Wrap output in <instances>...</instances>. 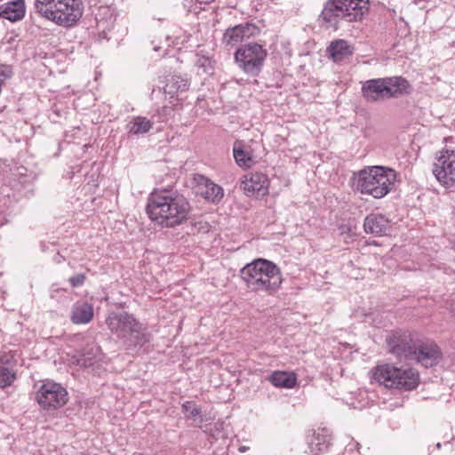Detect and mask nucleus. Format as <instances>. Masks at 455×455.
<instances>
[{
	"label": "nucleus",
	"instance_id": "obj_1",
	"mask_svg": "<svg viewBox=\"0 0 455 455\" xmlns=\"http://www.w3.org/2000/svg\"><path fill=\"white\" fill-rule=\"evenodd\" d=\"M146 210L152 221L163 228H173L188 220L190 204L178 192L155 190L148 199Z\"/></svg>",
	"mask_w": 455,
	"mask_h": 455
},
{
	"label": "nucleus",
	"instance_id": "obj_2",
	"mask_svg": "<svg viewBox=\"0 0 455 455\" xmlns=\"http://www.w3.org/2000/svg\"><path fill=\"white\" fill-rule=\"evenodd\" d=\"M105 322L109 331L122 342L126 350L139 352L151 340V334L146 325L126 311L110 312Z\"/></svg>",
	"mask_w": 455,
	"mask_h": 455
},
{
	"label": "nucleus",
	"instance_id": "obj_3",
	"mask_svg": "<svg viewBox=\"0 0 455 455\" xmlns=\"http://www.w3.org/2000/svg\"><path fill=\"white\" fill-rule=\"evenodd\" d=\"M240 275L250 291L266 296L275 295L283 283L280 268L265 259L246 264L240 270Z\"/></svg>",
	"mask_w": 455,
	"mask_h": 455
},
{
	"label": "nucleus",
	"instance_id": "obj_4",
	"mask_svg": "<svg viewBox=\"0 0 455 455\" xmlns=\"http://www.w3.org/2000/svg\"><path fill=\"white\" fill-rule=\"evenodd\" d=\"M34 8L40 17L66 28L75 26L84 13L82 0H35Z\"/></svg>",
	"mask_w": 455,
	"mask_h": 455
},
{
	"label": "nucleus",
	"instance_id": "obj_5",
	"mask_svg": "<svg viewBox=\"0 0 455 455\" xmlns=\"http://www.w3.org/2000/svg\"><path fill=\"white\" fill-rule=\"evenodd\" d=\"M396 178L393 169L370 166L359 171L354 178L356 191L373 198H382L392 189Z\"/></svg>",
	"mask_w": 455,
	"mask_h": 455
},
{
	"label": "nucleus",
	"instance_id": "obj_6",
	"mask_svg": "<svg viewBox=\"0 0 455 455\" xmlns=\"http://www.w3.org/2000/svg\"><path fill=\"white\" fill-rule=\"evenodd\" d=\"M368 11L362 0H328L319 16L327 28L337 29L341 21L353 22L363 18Z\"/></svg>",
	"mask_w": 455,
	"mask_h": 455
},
{
	"label": "nucleus",
	"instance_id": "obj_7",
	"mask_svg": "<svg viewBox=\"0 0 455 455\" xmlns=\"http://www.w3.org/2000/svg\"><path fill=\"white\" fill-rule=\"evenodd\" d=\"M373 379L386 387L403 390L416 388L419 381V373L414 369L398 368L391 363L376 366Z\"/></svg>",
	"mask_w": 455,
	"mask_h": 455
},
{
	"label": "nucleus",
	"instance_id": "obj_8",
	"mask_svg": "<svg viewBox=\"0 0 455 455\" xmlns=\"http://www.w3.org/2000/svg\"><path fill=\"white\" fill-rule=\"evenodd\" d=\"M267 52L258 43L241 45L234 54L235 64L246 75L256 77L262 71Z\"/></svg>",
	"mask_w": 455,
	"mask_h": 455
},
{
	"label": "nucleus",
	"instance_id": "obj_9",
	"mask_svg": "<svg viewBox=\"0 0 455 455\" xmlns=\"http://www.w3.org/2000/svg\"><path fill=\"white\" fill-rule=\"evenodd\" d=\"M36 400L44 410H57L67 403L68 393L61 384L46 380L37 390Z\"/></svg>",
	"mask_w": 455,
	"mask_h": 455
},
{
	"label": "nucleus",
	"instance_id": "obj_10",
	"mask_svg": "<svg viewBox=\"0 0 455 455\" xmlns=\"http://www.w3.org/2000/svg\"><path fill=\"white\" fill-rule=\"evenodd\" d=\"M432 172L441 185L452 186L455 182V149L442 151L433 164Z\"/></svg>",
	"mask_w": 455,
	"mask_h": 455
},
{
	"label": "nucleus",
	"instance_id": "obj_11",
	"mask_svg": "<svg viewBox=\"0 0 455 455\" xmlns=\"http://www.w3.org/2000/svg\"><path fill=\"white\" fill-rule=\"evenodd\" d=\"M416 341L410 332L402 330L394 331L386 338L388 351L399 359L409 360Z\"/></svg>",
	"mask_w": 455,
	"mask_h": 455
},
{
	"label": "nucleus",
	"instance_id": "obj_12",
	"mask_svg": "<svg viewBox=\"0 0 455 455\" xmlns=\"http://www.w3.org/2000/svg\"><path fill=\"white\" fill-rule=\"evenodd\" d=\"M411 353L413 355L409 360H414L426 368L436 365L442 357L439 347L433 341L417 340Z\"/></svg>",
	"mask_w": 455,
	"mask_h": 455
},
{
	"label": "nucleus",
	"instance_id": "obj_13",
	"mask_svg": "<svg viewBox=\"0 0 455 455\" xmlns=\"http://www.w3.org/2000/svg\"><path fill=\"white\" fill-rule=\"evenodd\" d=\"M259 33V28L254 24L246 22L226 29L222 44L228 50L236 47L240 43Z\"/></svg>",
	"mask_w": 455,
	"mask_h": 455
},
{
	"label": "nucleus",
	"instance_id": "obj_14",
	"mask_svg": "<svg viewBox=\"0 0 455 455\" xmlns=\"http://www.w3.org/2000/svg\"><path fill=\"white\" fill-rule=\"evenodd\" d=\"M307 449L309 455L326 452L331 445V433L326 427L309 430L306 435Z\"/></svg>",
	"mask_w": 455,
	"mask_h": 455
},
{
	"label": "nucleus",
	"instance_id": "obj_15",
	"mask_svg": "<svg viewBox=\"0 0 455 455\" xmlns=\"http://www.w3.org/2000/svg\"><path fill=\"white\" fill-rule=\"evenodd\" d=\"M269 180L266 174L251 172L244 177L242 187L248 196L261 197L268 193Z\"/></svg>",
	"mask_w": 455,
	"mask_h": 455
},
{
	"label": "nucleus",
	"instance_id": "obj_16",
	"mask_svg": "<svg viewBox=\"0 0 455 455\" xmlns=\"http://www.w3.org/2000/svg\"><path fill=\"white\" fill-rule=\"evenodd\" d=\"M17 361L11 352H0V388L11 387L17 379Z\"/></svg>",
	"mask_w": 455,
	"mask_h": 455
},
{
	"label": "nucleus",
	"instance_id": "obj_17",
	"mask_svg": "<svg viewBox=\"0 0 455 455\" xmlns=\"http://www.w3.org/2000/svg\"><path fill=\"white\" fill-rule=\"evenodd\" d=\"M385 77L365 81L362 85V95L368 102L388 100Z\"/></svg>",
	"mask_w": 455,
	"mask_h": 455
},
{
	"label": "nucleus",
	"instance_id": "obj_18",
	"mask_svg": "<svg viewBox=\"0 0 455 455\" xmlns=\"http://www.w3.org/2000/svg\"><path fill=\"white\" fill-rule=\"evenodd\" d=\"M386 85L388 90L387 98L389 99H397L404 96L410 95L413 87L410 84V82L400 76H386Z\"/></svg>",
	"mask_w": 455,
	"mask_h": 455
},
{
	"label": "nucleus",
	"instance_id": "obj_19",
	"mask_svg": "<svg viewBox=\"0 0 455 455\" xmlns=\"http://www.w3.org/2000/svg\"><path fill=\"white\" fill-rule=\"evenodd\" d=\"M363 228L375 236L386 235L390 231V221L382 214L371 213L364 220Z\"/></svg>",
	"mask_w": 455,
	"mask_h": 455
},
{
	"label": "nucleus",
	"instance_id": "obj_20",
	"mask_svg": "<svg viewBox=\"0 0 455 455\" xmlns=\"http://www.w3.org/2000/svg\"><path fill=\"white\" fill-rule=\"evenodd\" d=\"M94 315L93 307L87 301L78 300L70 309V321L75 324H87Z\"/></svg>",
	"mask_w": 455,
	"mask_h": 455
},
{
	"label": "nucleus",
	"instance_id": "obj_21",
	"mask_svg": "<svg viewBox=\"0 0 455 455\" xmlns=\"http://www.w3.org/2000/svg\"><path fill=\"white\" fill-rule=\"evenodd\" d=\"M25 12L26 7L23 0H14L0 5V18L12 22L22 20Z\"/></svg>",
	"mask_w": 455,
	"mask_h": 455
},
{
	"label": "nucleus",
	"instance_id": "obj_22",
	"mask_svg": "<svg viewBox=\"0 0 455 455\" xmlns=\"http://www.w3.org/2000/svg\"><path fill=\"white\" fill-rule=\"evenodd\" d=\"M199 184L204 187L201 195L205 200L212 204H219L221 201L224 196L222 187L204 176H200Z\"/></svg>",
	"mask_w": 455,
	"mask_h": 455
},
{
	"label": "nucleus",
	"instance_id": "obj_23",
	"mask_svg": "<svg viewBox=\"0 0 455 455\" xmlns=\"http://www.w3.org/2000/svg\"><path fill=\"white\" fill-rule=\"evenodd\" d=\"M354 48L343 39H338L331 43L327 48L329 58L335 62H340L353 54Z\"/></svg>",
	"mask_w": 455,
	"mask_h": 455
},
{
	"label": "nucleus",
	"instance_id": "obj_24",
	"mask_svg": "<svg viewBox=\"0 0 455 455\" xmlns=\"http://www.w3.org/2000/svg\"><path fill=\"white\" fill-rule=\"evenodd\" d=\"M189 85L190 84L187 77L172 75L167 77L165 85L164 86V92L172 99L178 96L179 92H186L189 88Z\"/></svg>",
	"mask_w": 455,
	"mask_h": 455
},
{
	"label": "nucleus",
	"instance_id": "obj_25",
	"mask_svg": "<svg viewBox=\"0 0 455 455\" xmlns=\"http://www.w3.org/2000/svg\"><path fill=\"white\" fill-rule=\"evenodd\" d=\"M269 382L275 387L292 388L297 383V376L294 372L275 371L268 378Z\"/></svg>",
	"mask_w": 455,
	"mask_h": 455
},
{
	"label": "nucleus",
	"instance_id": "obj_26",
	"mask_svg": "<svg viewBox=\"0 0 455 455\" xmlns=\"http://www.w3.org/2000/svg\"><path fill=\"white\" fill-rule=\"evenodd\" d=\"M153 121L145 116H133L126 124L125 128L130 135H143L150 131Z\"/></svg>",
	"mask_w": 455,
	"mask_h": 455
},
{
	"label": "nucleus",
	"instance_id": "obj_27",
	"mask_svg": "<svg viewBox=\"0 0 455 455\" xmlns=\"http://www.w3.org/2000/svg\"><path fill=\"white\" fill-rule=\"evenodd\" d=\"M233 156L235 163L240 167L250 168L253 164L251 154L245 150L244 146L241 141H236L234 144Z\"/></svg>",
	"mask_w": 455,
	"mask_h": 455
},
{
	"label": "nucleus",
	"instance_id": "obj_28",
	"mask_svg": "<svg viewBox=\"0 0 455 455\" xmlns=\"http://www.w3.org/2000/svg\"><path fill=\"white\" fill-rule=\"evenodd\" d=\"M100 347L92 346L90 348L85 349V352L81 355L77 363L80 366L84 368L94 367V365L100 360Z\"/></svg>",
	"mask_w": 455,
	"mask_h": 455
},
{
	"label": "nucleus",
	"instance_id": "obj_29",
	"mask_svg": "<svg viewBox=\"0 0 455 455\" xmlns=\"http://www.w3.org/2000/svg\"><path fill=\"white\" fill-rule=\"evenodd\" d=\"M182 412L185 414L187 419H192L198 425H201L205 420L202 415L201 408L194 402L187 401L181 406Z\"/></svg>",
	"mask_w": 455,
	"mask_h": 455
},
{
	"label": "nucleus",
	"instance_id": "obj_30",
	"mask_svg": "<svg viewBox=\"0 0 455 455\" xmlns=\"http://www.w3.org/2000/svg\"><path fill=\"white\" fill-rule=\"evenodd\" d=\"M196 66L198 68V72H202L203 74L212 75L214 71L213 63L209 57L198 56Z\"/></svg>",
	"mask_w": 455,
	"mask_h": 455
},
{
	"label": "nucleus",
	"instance_id": "obj_31",
	"mask_svg": "<svg viewBox=\"0 0 455 455\" xmlns=\"http://www.w3.org/2000/svg\"><path fill=\"white\" fill-rule=\"evenodd\" d=\"M13 76V68L11 65L0 64V86Z\"/></svg>",
	"mask_w": 455,
	"mask_h": 455
},
{
	"label": "nucleus",
	"instance_id": "obj_32",
	"mask_svg": "<svg viewBox=\"0 0 455 455\" xmlns=\"http://www.w3.org/2000/svg\"><path fill=\"white\" fill-rule=\"evenodd\" d=\"M339 232L341 235H344V239L347 241V238H352L355 234V228L350 224H341L338 228Z\"/></svg>",
	"mask_w": 455,
	"mask_h": 455
},
{
	"label": "nucleus",
	"instance_id": "obj_33",
	"mask_svg": "<svg viewBox=\"0 0 455 455\" xmlns=\"http://www.w3.org/2000/svg\"><path fill=\"white\" fill-rule=\"evenodd\" d=\"M342 455H361L359 451V443L351 440L345 447Z\"/></svg>",
	"mask_w": 455,
	"mask_h": 455
},
{
	"label": "nucleus",
	"instance_id": "obj_34",
	"mask_svg": "<svg viewBox=\"0 0 455 455\" xmlns=\"http://www.w3.org/2000/svg\"><path fill=\"white\" fill-rule=\"evenodd\" d=\"M188 41V36H184L183 38H181L180 36H175L174 37L166 36L164 44H166L169 47L172 44V45L183 44L184 43H186Z\"/></svg>",
	"mask_w": 455,
	"mask_h": 455
},
{
	"label": "nucleus",
	"instance_id": "obj_35",
	"mask_svg": "<svg viewBox=\"0 0 455 455\" xmlns=\"http://www.w3.org/2000/svg\"><path fill=\"white\" fill-rule=\"evenodd\" d=\"M85 279V275L84 273H79L69 277L68 282L72 287L77 288L81 287L84 283Z\"/></svg>",
	"mask_w": 455,
	"mask_h": 455
},
{
	"label": "nucleus",
	"instance_id": "obj_36",
	"mask_svg": "<svg viewBox=\"0 0 455 455\" xmlns=\"http://www.w3.org/2000/svg\"><path fill=\"white\" fill-rule=\"evenodd\" d=\"M161 111L163 112V114H164V116H166V115H168V114H170V113H171L172 108H169V107H163Z\"/></svg>",
	"mask_w": 455,
	"mask_h": 455
},
{
	"label": "nucleus",
	"instance_id": "obj_37",
	"mask_svg": "<svg viewBox=\"0 0 455 455\" xmlns=\"http://www.w3.org/2000/svg\"><path fill=\"white\" fill-rule=\"evenodd\" d=\"M250 448L248 446L241 445L238 448V451L241 452V453H243V452L247 451Z\"/></svg>",
	"mask_w": 455,
	"mask_h": 455
},
{
	"label": "nucleus",
	"instance_id": "obj_38",
	"mask_svg": "<svg viewBox=\"0 0 455 455\" xmlns=\"http://www.w3.org/2000/svg\"><path fill=\"white\" fill-rule=\"evenodd\" d=\"M57 291H58V289H54V286H52V290H51V297L53 298L54 292H57Z\"/></svg>",
	"mask_w": 455,
	"mask_h": 455
},
{
	"label": "nucleus",
	"instance_id": "obj_39",
	"mask_svg": "<svg viewBox=\"0 0 455 455\" xmlns=\"http://www.w3.org/2000/svg\"><path fill=\"white\" fill-rule=\"evenodd\" d=\"M162 47H163V46H161V45H156H156H154V48H153V49H154V51L157 52V51H159Z\"/></svg>",
	"mask_w": 455,
	"mask_h": 455
},
{
	"label": "nucleus",
	"instance_id": "obj_40",
	"mask_svg": "<svg viewBox=\"0 0 455 455\" xmlns=\"http://www.w3.org/2000/svg\"><path fill=\"white\" fill-rule=\"evenodd\" d=\"M441 445H442V444H441L440 443H437L435 444V447H436L437 449H440Z\"/></svg>",
	"mask_w": 455,
	"mask_h": 455
},
{
	"label": "nucleus",
	"instance_id": "obj_41",
	"mask_svg": "<svg viewBox=\"0 0 455 455\" xmlns=\"http://www.w3.org/2000/svg\"><path fill=\"white\" fill-rule=\"evenodd\" d=\"M443 445H444L445 447H448V446H450V445H451V443H450L449 442H447V443H443Z\"/></svg>",
	"mask_w": 455,
	"mask_h": 455
}]
</instances>
